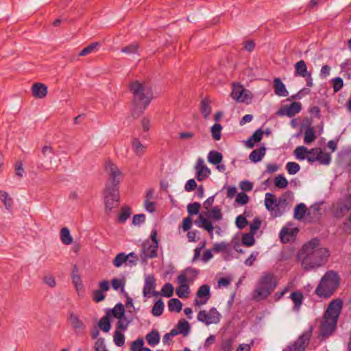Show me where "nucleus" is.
Wrapping results in <instances>:
<instances>
[{
    "instance_id": "obj_1",
    "label": "nucleus",
    "mask_w": 351,
    "mask_h": 351,
    "mask_svg": "<svg viewBox=\"0 0 351 351\" xmlns=\"http://www.w3.org/2000/svg\"><path fill=\"white\" fill-rule=\"evenodd\" d=\"M329 256V251L320 247V240L313 238L306 243L297 257L301 261L302 267L307 271L321 266Z\"/></svg>"
},
{
    "instance_id": "obj_38",
    "label": "nucleus",
    "mask_w": 351,
    "mask_h": 351,
    "mask_svg": "<svg viewBox=\"0 0 351 351\" xmlns=\"http://www.w3.org/2000/svg\"><path fill=\"white\" fill-rule=\"evenodd\" d=\"M60 239L62 243L65 245H70L73 243V237H71L68 228L64 227L61 229Z\"/></svg>"
},
{
    "instance_id": "obj_13",
    "label": "nucleus",
    "mask_w": 351,
    "mask_h": 351,
    "mask_svg": "<svg viewBox=\"0 0 351 351\" xmlns=\"http://www.w3.org/2000/svg\"><path fill=\"white\" fill-rule=\"evenodd\" d=\"M196 295L199 298H204V300H195V304L201 306L205 304L210 297V287L208 285H202L197 290Z\"/></svg>"
},
{
    "instance_id": "obj_2",
    "label": "nucleus",
    "mask_w": 351,
    "mask_h": 351,
    "mask_svg": "<svg viewBox=\"0 0 351 351\" xmlns=\"http://www.w3.org/2000/svg\"><path fill=\"white\" fill-rule=\"evenodd\" d=\"M105 169L108 175L110 183L106 184L104 199L105 212L107 215H109L112 208L117 207L119 204V184L121 182L122 173L117 166L111 161L106 162Z\"/></svg>"
},
{
    "instance_id": "obj_19",
    "label": "nucleus",
    "mask_w": 351,
    "mask_h": 351,
    "mask_svg": "<svg viewBox=\"0 0 351 351\" xmlns=\"http://www.w3.org/2000/svg\"><path fill=\"white\" fill-rule=\"evenodd\" d=\"M263 132L261 128H258L253 134L245 141V145L248 148H253L256 143H259L263 138Z\"/></svg>"
},
{
    "instance_id": "obj_28",
    "label": "nucleus",
    "mask_w": 351,
    "mask_h": 351,
    "mask_svg": "<svg viewBox=\"0 0 351 351\" xmlns=\"http://www.w3.org/2000/svg\"><path fill=\"white\" fill-rule=\"evenodd\" d=\"M210 101L208 98H204L201 101L200 112L205 119H208L211 113Z\"/></svg>"
},
{
    "instance_id": "obj_47",
    "label": "nucleus",
    "mask_w": 351,
    "mask_h": 351,
    "mask_svg": "<svg viewBox=\"0 0 351 351\" xmlns=\"http://www.w3.org/2000/svg\"><path fill=\"white\" fill-rule=\"evenodd\" d=\"M176 293L179 298H186L189 293V287L188 285H180L176 288Z\"/></svg>"
},
{
    "instance_id": "obj_63",
    "label": "nucleus",
    "mask_w": 351,
    "mask_h": 351,
    "mask_svg": "<svg viewBox=\"0 0 351 351\" xmlns=\"http://www.w3.org/2000/svg\"><path fill=\"white\" fill-rule=\"evenodd\" d=\"M209 217L215 220H220L222 218V213L221 209L218 206L212 208Z\"/></svg>"
},
{
    "instance_id": "obj_49",
    "label": "nucleus",
    "mask_w": 351,
    "mask_h": 351,
    "mask_svg": "<svg viewBox=\"0 0 351 351\" xmlns=\"http://www.w3.org/2000/svg\"><path fill=\"white\" fill-rule=\"evenodd\" d=\"M213 251L215 252H230V244L226 242L216 243L213 245Z\"/></svg>"
},
{
    "instance_id": "obj_26",
    "label": "nucleus",
    "mask_w": 351,
    "mask_h": 351,
    "mask_svg": "<svg viewBox=\"0 0 351 351\" xmlns=\"http://www.w3.org/2000/svg\"><path fill=\"white\" fill-rule=\"evenodd\" d=\"M176 327L179 333L182 335L184 337L188 335L191 330V326L189 323L184 319H181L178 321Z\"/></svg>"
},
{
    "instance_id": "obj_3",
    "label": "nucleus",
    "mask_w": 351,
    "mask_h": 351,
    "mask_svg": "<svg viewBox=\"0 0 351 351\" xmlns=\"http://www.w3.org/2000/svg\"><path fill=\"white\" fill-rule=\"evenodd\" d=\"M130 89L133 93V101L130 110L134 119L138 118L146 110L154 98L152 88L145 83L132 82Z\"/></svg>"
},
{
    "instance_id": "obj_10",
    "label": "nucleus",
    "mask_w": 351,
    "mask_h": 351,
    "mask_svg": "<svg viewBox=\"0 0 351 351\" xmlns=\"http://www.w3.org/2000/svg\"><path fill=\"white\" fill-rule=\"evenodd\" d=\"M351 210V193L346 195L342 202H339L337 207L333 212V217L337 219H341L344 217L346 213Z\"/></svg>"
},
{
    "instance_id": "obj_29",
    "label": "nucleus",
    "mask_w": 351,
    "mask_h": 351,
    "mask_svg": "<svg viewBox=\"0 0 351 351\" xmlns=\"http://www.w3.org/2000/svg\"><path fill=\"white\" fill-rule=\"evenodd\" d=\"M147 343L151 346H154L160 342V334L156 330H153L149 332L145 337Z\"/></svg>"
},
{
    "instance_id": "obj_64",
    "label": "nucleus",
    "mask_w": 351,
    "mask_h": 351,
    "mask_svg": "<svg viewBox=\"0 0 351 351\" xmlns=\"http://www.w3.org/2000/svg\"><path fill=\"white\" fill-rule=\"evenodd\" d=\"M144 346V341L142 338H138L136 340L132 343L130 350L131 351H139Z\"/></svg>"
},
{
    "instance_id": "obj_58",
    "label": "nucleus",
    "mask_w": 351,
    "mask_h": 351,
    "mask_svg": "<svg viewBox=\"0 0 351 351\" xmlns=\"http://www.w3.org/2000/svg\"><path fill=\"white\" fill-rule=\"evenodd\" d=\"M201 205L199 202H193L187 205V212L189 215H196L199 213Z\"/></svg>"
},
{
    "instance_id": "obj_43",
    "label": "nucleus",
    "mask_w": 351,
    "mask_h": 351,
    "mask_svg": "<svg viewBox=\"0 0 351 351\" xmlns=\"http://www.w3.org/2000/svg\"><path fill=\"white\" fill-rule=\"evenodd\" d=\"M100 44L97 42L93 43L84 47L79 53L80 56H85L97 51Z\"/></svg>"
},
{
    "instance_id": "obj_33",
    "label": "nucleus",
    "mask_w": 351,
    "mask_h": 351,
    "mask_svg": "<svg viewBox=\"0 0 351 351\" xmlns=\"http://www.w3.org/2000/svg\"><path fill=\"white\" fill-rule=\"evenodd\" d=\"M98 326L101 330H102L105 332H109L111 328V324L110 321V315L109 311L107 312V314L102 317L98 323Z\"/></svg>"
},
{
    "instance_id": "obj_45",
    "label": "nucleus",
    "mask_w": 351,
    "mask_h": 351,
    "mask_svg": "<svg viewBox=\"0 0 351 351\" xmlns=\"http://www.w3.org/2000/svg\"><path fill=\"white\" fill-rule=\"evenodd\" d=\"M0 200L3 202L7 210H10L12 208V200L7 192L0 191Z\"/></svg>"
},
{
    "instance_id": "obj_12",
    "label": "nucleus",
    "mask_w": 351,
    "mask_h": 351,
    "mask_svg": "<svg viewBox=\"0 0 351 351\" xmlns=\"http://www.w3.org/2000/svg\"><path fill=\"white\" fill-rule=\"evenodd\" d=\"M195 178L198 181H202L210 175V169L206 166L202 158H199L195 165Z\"/></svg>"
},
{
    "instance_id": "obj_24",
    "label": "nucleus",
    "mask_w": 351,
    "mask_h": 351,
    "mask_svg": "<svg viewBox=\"0 0 351 351\" xmlns=\"http://www.w3.org/2000/svg\"><path fill=\"white\" fill-rule=\"evenodd\" d=\"M331 156L329 153H324L322 150V154H319V155H317V156L315 158H310L309 162L313 163L315 161H318L319 164L324 165H328L331 162Z\"/></svg>"
},
{
    "instance_id": "obj_16",
    "label": "nucleus",
    "mask_w": 351,
    "mask_h": 351,
    "mask_svg": "<svg viewBox=\"0 0 351 351\" xmlns=\"http://www.w3.org/2000/svg\"><path fill=\"white\" fill-rule=\"evenodd\" d=\"M156 279L153 274L147 276L145 278V284L143 289V296L146 297L151 293V291L156 288Z\"/></svg>"
},
{
    "instance_id": "obj_18",
    "label": "nucleus",
    "mask_w": 351,
    "mask_h": 351,
    "mask_svg": "<svg viewBox=\"0 0 351 351\" xmlns=\"http://www.w3.org/2000/svg\"><path fill=\"white\" fill-rule=\"evenodd\" d=\"M289 298L293 302V310L298 312L304 300V295L301 291H296L291 293Z\"/></svg>"
},
{
    "instance_id": "obj_31",
    "label": "nucleus",
    "mask_w": 351,
    "mask_h": 351,
    "mask_svg": "<svg viewBox=\"0 0 351 351\" xmlns=\"http://www.w3.org/2000/svg\"><path fill=\"white\" fill-rule=\"evenodd\" d=\"M298 230L297 228L290 229L287 227H283L280 232L279 237L283 243H286L289 241V238H286L285 236L293 237L294 232H297Z\"/></svg>"
},
{
    "instance_id": "obj_42",
    "label": "nucleus",
    "mask_w": 351,
    "mask_h": 351,
    "mask_svg": "<svg viewBox=\"0 0 351 351\" xmlns=\"http://www.w3.org/2000/svg\"><path fill=\"white\" fill-rule=\"evenodd\" d=\"M70 322L71 323L72 326L75 329H82L84 330L85 328V325L82 320L79 319V317L75 315L73 313L70 314L69 317Z\"/></svg>"
},
{
    "instance_id": "obj_5",
    "label": "nucleus",
    "mask_w": 351,
    "mask_h": 351,
    "mask_svg": "<svg viewBox=\"0 0 351 351\" xmlns=\"http://www.w3.org/2000/svg\"><path fill=\"white\" fill-rule=\"evenodd\" d=\"M277 281L271 273L265 272L258 280L252 293V298L257 302L266 300L277 287Z\"/></svg>"
},
{
    "instance_id": "obj_21",
    "label": "nucleus",
    "mask_w": 351,
    "mask_h": 351,
    "mask_svg": "<svg viewBox=\"0 0 351 351\" xmlns=\"http://www.w3.org/2000/svg\"><path fill=\"white\" fill-rule=\"evenodd\" d=\"M266 148L264 145L260 147L258 149H254L249 156V159L256 163L260 162L265 155Z\"/></svg>"
},
{
    "instance_id": "obj_14",
    "label": "nucleus",
    "mask_w": 351,
    "mask_h": 351,
    "mask_svg": "<svg viewBox=\"0 0 351 351\" xmlns=\"http://www.w3.org/2000/svg\"><path fill=\"white\" fill-rule=\"evenodd\" d=\"M277 202L278 199L274 194L271 193H267L265 194V206L266 209L271 212L273 217H274V214L276 213L278 206L276 205H277Z\"/></svg>"
},
{
    "instance_id": "obj_55",
    "label": "nucleus",
    "mask_w": 351,
    "mask_h": 351,
    "mask_svg": "<svg viewBox=\"0 0 351 351\" xmlns=\"http://www.w3.org/2000/svg\"><path fill=\"white\" fill-rule=\"evenodd\" d=\"M114 342L118 347H121L125 343L124 335L118 330H116L114 333Z\"/></svg>"
},
{
    "instance_id": "obj_56",
    "label": "nucleus",
    "mask_w": 351,
    "mask_h": 351,
    "mask_svg": "<svg viewBox=\"0 0 351 351\" xmlns=\"http://www.w3.org/2000/svg\"><path fill=\"white\" fill-rule=\"evenodd\" d=\"M286 169L289 174L294 175L300 171V166L295 162H289L286 165Z\"/></svg>"
},
{
    "instance_id": "obj_52",
    "label": "nucleus",
    "mask_w": 351,
    "mask_h": 351,
    "mask_svg": "<svg viewBox=\"0 0 351 351\" xmlns=\"http://www.w3.org/2000/svg\"><path fill=\"white\" fill-rule=\"evenodd\" d=\"M274 185L278 189H285L288 181L283 175H278L274 179Z\"/></svg>"
},
{
    "instance_id": "obj_62",
    "label": "nucleus",
    "mask_w": 351,
    "mask_h": 351,
    "mask_svg": "<svg viewBox=\"0 0 351 351\" xmlns=\"http://www.w3.org/2000/svg\"><path fill=\"white\" fill-rule=\"evenodd\" d=\"M332 88L335 93L339 91L343 86V81L341 77H336L332 80Z\"/></svg>"
},
{
    "instance_id": "obj_25",
    "label": "nucleus",
    "mask_w": 351,
    "mask_h": 351,
    "mask_svg": "<svg viewBox=\"0 0 351 351\" xmlns=\"http://www.w3.org/2000/svg\"><path fill=\"white\" fill-rule=\"evenodd\" d=\"M307 66L306 62L301 60L295 64V75L306 77L307 76Z\"/></svg>"
},
{
    "instance_id": "obj_32",
    "label": "nucleus",
    "mask_w": 351,
    "mask_h": 351,
    "mask_svg": "<svg viewBox=\"0 0 351 351\" xmlns=\"http://www.w3.org/2000/svg\"><path fill=\"white\" fill-rule=\"evenodd\" d=\"M307 208L304 203H300L294 208L293 217L297 220H300L304 218Z\"/></svg>"
},
{
    "instance_id": "obj_22",
    "label": "nucleus",
    "mask_w": 351,
    "mask_h": 351,
    "mask_svg": "<svg viewBox=\"0 0 351 351\" xmlns=\"http://www.w3.org/2000/svg\"><path fill=\"white\" fill-rule=\"evenodd\" d=\"M195 223L199 227L208 231L209 234H213L214 228L213 223L208 219L204 218L202 215H199L198 219L195 221Z\"/></svg>"
},
{
    "instance_id": "obj_40",
    "label": "nucleus",
    "mask_w": 351,
    "mask_h": 351,
    "mask_svg": "<svg viewBox=\"0 0 351 351\" xmlns=\"http://www.w3.org/2000/svg\"><path fill=\"white\" fill-rule=\"evenodd\" d=\"M316 138L315 131L313 127H308L304 132V141L306 144H310L315 141Z\"/></svg>"
},
{
    "instance_id": "obj_23",
    "label": "nucleus",
    "mask_w": 351,
    "mask_h": 351,
    "mask_svg": "<svg viewBox=\"0 0 351 351\" xmlns=\"http://www.w3.org/2000/svg\"><path fill=\"white\" fill-rule=\"evenodd\" d=\"M245 93V88L239 84H234L232 93L230 94L231 97L237 101H243V99H241L242 95Z\"/></svg>"
},
{
    "instance_id": "obj_6",
    "label": "nucleus",
    "mask_w": 351,
    "mask_h": 351,
    "mask_svg": "<svg viewBox=\"0 0 351 351\" xmlns=\"http://www.w3.org/2000/svg\"><path fill=\"white\" fill-rule=\"evenodd\" d=\"M150 240L146 239L141 244L140 258L141 263H146L148 259L158 256L159 241L157 239V231L153 229L150 234Z\"/></svg>"
},
{
    "instance_id": "obj_15",
    "label": "nucleus",
    "mask_w": 351,
    "mask_h": 351,
    "mask_svg": "<svg viewBox=\"0 0 351 351\" xmlns=\"http://www.w3.org/2000/svg\"><path fill=\"white\" fill-rule=\"evenodd\" d=\"M32 91L34 97L43 99L47 93V86L43 83L36 82L32 85Z\"/></svg>"
},
{
    "instance_id": "obj_27",
    "label": "nucleus",
    "mask_w": 351,
    "mask_h": 351,
    "mask_svg": "<svg viewBox=\"0 0 351 351\" xmlns=\"http://www.w3.org/2000/svg\"><path fill=\"white\" fill-rule=\"evenodd\" d=\"M222 160V154L217 151L211 150L208 154V161L212 165L220 164Z\"/></svg>"
},
{
    "instance_id": "obj_50",
    "label": "nucleus",
    "mask_w": 351,
    "mask_h": 351,
    "mask_svg": "<svg viewBox=\"0 0 351 351\" xmlns=\"http://www.w3.org/2000/svg\"><path fill=\"white\" fill-rule=\"evenodd\" d=\"M208 314L212 324H217L220 322L221 316L215 307H212Z\"/></svg>"
},
{
    "instance_id": "obj_46",
    "label": "nucleus",
    "mask_w": 351,
    "mask_h": 351,
    "mask_svg": "<svg viewBox=\"0 0 351 351\" xmlns=\"http://www.w3.org/2000/svg\"><path fill=\"white\" fill-rule=\"evenodd\" d=\"M340 313V310H335L332 308L330 311V308L328 307L324 313V317L325 319H332L337 322Z\"/></svg>"
},
{
    "instance_id": "obj_30",
    "label": "nucleus",
    "mask_w": 351,
    "mask_h": 351,
    "mask_svg": "<svg viewBox=\"0 0 351 351\" xmlns=\"http://www.w3.org/2000/svg\"><path fill=\"white\" fill-rule=\"evenodd\" d=\"M341 73H343L344 77L351 79V60L346 59L341 64Z\"/></svg>"
},
{
    "instance_id": "obj_59",
    "label": "nucleus",
    "mask_w": 351,
    "mask_h": 351,
    "mask_svg": "<svg viewBox=\"0 0 351 351\" xmlns=\"http://www.w3.org/2000/svg\"><path fill=\"white\" fill-rule=\"evenodd\" d=\"M249 199V196L245 192H241L237 194L235 202L239 205L243 206L248 203Z\"/></svg>"
},
{
    "instance_id": "obj_57",
    "label": "nucleus",
    "mask_w": 351,
    "mask_h": 351,
    "mask_svg": "<svg viewBox=\"0 0 351 351\" xmlns=\"http://www.w3.org/2000/svg\"><path fill=\"white\" fill-rule=\"evenodd\" d=\"M138 49V44L137 43H133L128 46L123 47L121 51L127 54H134L137 53Z\"/></svg>"
},
{
    "instance_id": "obj_9",
    "label": "nucleus",
    "mask_w": 351,
    "mask_h": 351,
    "mask_svg": "<svg viewBox=\"0 0 351 351\" xmlns=\"http://www.w3.org/2000/svg\"><path fill=\"white\" fill-rule=\"evenodd\" d=\"M302 110V104L300 102H293L289 106H283L276 112L279 117L287 116L292 117L298 114Z\"/></svg>"
},
{
    "instance_id": "obj_11",
    "label": "nucleus",
    "mask_w": 351,
    "mask_h": 351,
    "mask_svg": "<svg viewBox=\"0 0 351 351\" xmlns=\"http://www.w3.org/2000/svg\"><path fill=\"white\" fill-rule=\"evenodd\" d=\"M337 322L335 320L325 319L323 317L319 326V335L324 337H328L331 335L337 328Z\"/></svg>"
},
{
    "instance_id": "obj_54",
    "label": "nucleus",
    "mask_w": 351,
    "mask_h": 351,
    "mask_svg": "<svg viewBox=\"0 0 351 351\" xmlns=\"http://www.w3.org/2000/svg\"><path fill=\"white\" fill-rule=\"evenodd\" d=\"M125 283L124 280L118 278H113L111 281L112 288L116 291L120 289L123 294L126 293L124 289Z\"/></svg>"
},
{
    "instance_id": "obj_41",
    "label": "nucleus",
    "mask_w": 351,
    "mask_h": 351,
    "mask_svg": "<svg viewBox=\"0 0 351 351\" xmlns=\"http://www.w3.org/2000/svg\"><path fill=\"white\" fill-rule=\"evenodd\" d=\"M242 244L246 247H251L255 243L254 234L252 232L243 233L242 234Z\"/></svg>"
},
{
    "instance_id": "obj_8",
    "label": "nucleus",
    "mask_w": 351,
    "mask_h": 351,
    "mask_svg": "<svg viewBox=\"0 0 351 351\" xmlns=\"http://www.w3.org/2000/svg\"><path fill=\"white\" fill-rule=\"evenodd\" d=\"M293 198V193L287 191L282 194L278 199L276 213L274 217H280L289 209V203Z\"/></svg>"
},
{
    "instance_id": "obj_34",
    "label": "nucleus",
    "mask_w": 351,
    "mask_h": 351,
    "mask_svg": "<svg viewBox=\"0 0 351 351\" xmlns=\"http://www.w3.org/2000/svg\"><path fill=\"white\" fill-rule=\"evenodd\" d=\"M128 256H126L125 252H120L116 255L114 260L112 261V263L114 267H120L122 266L123 263H125L128 265Z\"/></svg>"
},
{
    "instance_id": "obj_48",
    "label": "nucleus",
    "mask_w": 351,
    "mask_h": 351,
    "mask_svg": "<svg viewBox=\"0 0 351 351\" xmlns=\"http://www.w3.org/2000/svg\"><path fill=\"white\" fill-rule=\"evenodd\" d=\"M222 126L219 123H215L210 128L213 138L215 141L220 140L221 137Z\"/></svg>"
},
{
    "instance_id": "obj_35",
    "label": "nucleus",
    "mask_w": 351,
    "mask_h": 351,
    "mask_svg": "<svg viewBox=\"0 0 351 351\" xmlns=\"http://www.w3.org/2000/svg\"><path fill=\"white\" fill-rule=\"evenodd\" d=\"M313 150L314 149H308L304 146H299L294 150V154L298 160H303L306 159L307 152L312 153Z\"/></svg>"
},
{
    "instance_id": "obj_39",
    "label": "nucleus",
    "mask_w": 351,
    "mask_h": 351,
    "mask_svg": "<svg viewBox=\"0 0 351 351\" xmlns=\"http://www.w3.org/2000/svg\"><path fill=\"white\" fill-rule=\"evenodd\" d=\"M164 306L165 304L162 299L156 301L152 309V315L155 317L160 316L164 311Z\"/></svg>"
},
{
    "instance_id": "obj_4",
    "label": "nucleus",
    "mask_w": 351,
    "mask_h": 351,
    "mask_svg": "<svg viewBox=\"0 0 351 351\" xmlns=\"http://www.w3.org/2000/svg\"><path fill=\"white\" fill-rule=\"evenodd\" d=\"M340 276L334 270H329L322 277L315 293L321 298H330L340 285Z\"/></svg>"
},
{
    "instance_id": "obj_7",
    "label": "nucleus",
    "mask_w": 351,
    "mask_h": 351,
    "mask_svg": "<svg viewBox=\"0 0 351 351\" xmlns=\"http://www.w3.org/2000/svg\"><path fill=\"white\" fill-rule=\"evenodd\" d=\"M312 327L304 332L296 341L285 348L283 351H304L309 343L312 335Z\"/></svg>"
},
{
    "instance_id": "obj_61",
    "label": "nucleus",
    "mask_w": 351,
    "mask_h": 351,
    "mask_svg": "<svg viewBox=\"0 0 351 351\" xmlns=\"http://www.w3.org/2000/svg\"><path fill=\"white\" fill-rule=\"evenodd\" d=\"M71 278L74 287H75L77 291L79 292V291L82 290L83 288V284L82 282V280L80 275L77 274H71Z\"/></svg>"
},
{
    "instance_id": "obj_53",
    "label": "nucleus",
    "mask_w": 351,
    "mask_h": 351,
    "mask_svg": "<svg viewBox=\"0 0 351 351\" xmlns=\"http://www.w3.org/2000/svg\"><path fill=\"white\" fill-rule=\"evenodd\" d=\"M174 288L170 282L164 285L161 289V295L166 298H170L173 294Z\"/></svg>"
},
{
    "instance_id": "obj_20",
    "label": "nucleus",
    "mask_w": 351,
    "mask_h": 351,
    "mask_svg": "<svg viewBox=\"0 0 351 351\" xmlns=\"http://www.w3.org/2000/svg\"><path fill=\"white\" fill-rule=\"evenodd\" d=\"M110 316H113L118 319H125V308L122 303L117 304L114 307L108 310Z\"/></svg>"
},
{
    "instance_id": "obj_36",
    "label": "nucleus",
    "mask_w": 351,
    "mask_h": 351,
    "mask_svg": "<svg viewBox=\"0 0 351 351\" xmlns=\"http://www.w3.org/2000/svg\"><path fill=\"white\" fill-rule=\"evenodd\" d=\"M168 308L170 312L180 313L182 308V304L180 300L172 298L168 302Z\"/></svg>"
},
{
    "instance_id": "obj_17",
    "label": "nucleus",
    "mask_w": 351,
    "mask_h": 351,
    "mask_svg": "<svg viewBox=\"0 0 351 351\" xmlns=\"http://www.w3.org/2000/svg\"><path fill=\"white\" fill-rule=\"evenodd\" d=\"M274 89L275 94L278 96L287 97L289 95L285 85L278 77H275L274 80Z\"/></svg>"
},
{
    "instance_id": "obj_44",
    "label": "nucleus",
    "mask_w": 351,
    "mask_h": 351,
    "mask_svg": "<svg viewBox=\"0 0 351 351\" xmlns=\"http://www.w3.org/2000/svg\"><path fill=\"white\" fill-rule=\"evenodd\" d=\"M134 152L137 155L143 154L145 151V147L141 143L138 138H134L132 142Z\"/></svg>"
},
{
    "instance_id": "obj_60",
    "label": "nucleus",
    "mask_w": 351,
    "mask_h": 351,
    "mask_svg": "<svg viewBox=\"0 0 351 351\" xmlns=\"http://www.w3.org/2000/svg\"><path fill=\"white\" fill-rule=\"evenodd\" d=\"M197 318L199 322H203L207 326L212 324V322L209 319L210 317H208V313L204 310L200 311L198 313Z\"/></svg>"
},
{
    "instance_id": "obj_51",
    "label": "nucleus",
    "mask_w": 351,
    "mask_h": 351,
    "mask_svg": "<svg viewBox=\"0 0 351 351\" xmlns=\"http://www.w3.org/2000/svg\"><path fill=\"white\" fill-rule=\"evenodd\" d=\"M233 341L232 337L223 339L220 345V351H232Z\"/></svg>"
},
{
    "instance_id": "obj_37",
    "label": "nucleus",
    "mask_w": 351,
    "mask_h": 351,
    "mask_svg": "<svg viewBox=\"0 0 351 351\" xmlns=\"http://www.w3.org/2000/svg\"><path fill=\"white\" fill-rule=\"evenodd\" d=\"M131 208L128 206H123L121 209V213L118 217V221L120 223H123L131 215Z\"/></svg>"
}]
</instances>
